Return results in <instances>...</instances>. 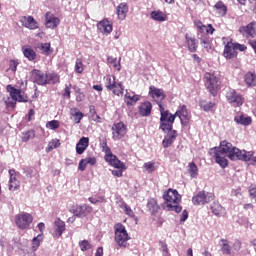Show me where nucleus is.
Returning <instances> with one entry per match:
<instances>
[{
  "mask_svg": "<svg viewBox=\"0 0 256 256\" xmlns=\"http://www.w3.org/2000/svg\"><path fill=\"white\" fill-rule=\"evenodd\" d=\"M211 151L214 153L216 163L222 169L229 166L227 157H229L231 161H250V164L254 165V167L256 166L255 152L240 150L227 140L220 142V147H214Z\"/></svg>",
  "mask_w": 256,
  "mask_h": 256,
  "instance_id": "obj_1",
  "label": "nucleus"
},
{
  "mask_svg": "<svg viewBox=\"0 0 256 256\" xmlns=\"http://www.w3.org/2000/svg\"><path fill=\"white\" fill-rule=\"evenodd\" d=\"M163 199L165 201V211H175V213H181L183 211V207L179 205L181 203V196L177 190L168 189L163 194Z\"/></svg>",
  "mask_w": 256,
  "mask_h": 256,
  "instance_id": "obj_2",
  "label": "nucleus"
},
{
  "mask_svg": "<svg viewBox=\"0 0 256 256\" xmlns=\"http://www.w3.org/2000/svg\"><path fill=\"white\" fill-rule=\"evenodd\" d=\"M160 111V129L163 130L164 133L167 131H173V123H175V114H171L169 110H165L163 104L161 102H157Z\"/></svg>",
  "mask_w": 256,
  "mask_h": 256,
  "instance_id": "obj_3",
  "label": "nucleus"
},
{
  "mask_svg": "<svg viewBox=\"0 0 256 256\" xmlns=\"http://www.w3.org/2000/svg\"><path fill=\"white\" fill-rule=\"evenodd\" d=\"M114 235V240L121 249H127V247H129V243L127 241H129L131 237L127 232V228H125V225L121 223L115 224Z\"/></svg>",
  "mask_w": 256,
  "mask_h": 256,
  "instance_id": "obj_4",
  "label": "nucleus"
},
{
  "mask_svg": "<svg viewBox=\"0 0 256 256\" xmlns=\"http://www.w3.org/2000/svg\"><path fill=\"white\" fill-rule=\"evenodd\" d=\"M7 91H9L12 100L8 99L5 101L6 107H12V109H14L15 101H18L19 103H27L29 101L27 95H25V93L20 89H16L15 87L8 85Z\"/></svg>",
  "mask_w": 256,
  "mask_h": 256,
  "instance_id": "obj_5",
  "label": "nucleus"
},
{
  "mask_svg": "<svg viewBox=\"0 0 256 256\" xmlns=\"http://www.w3.org/2000/svg\"><path fill=\"white\" fill-rule=\"evenodd\" d=\"M204 85L206 89L215 97L217 95L219 89H221V84L219 82V78L215 76L214 73L206 72L204 75Z\"/></svg>",
  "mask_w": 256,
  "mask_h": 256,
  "instance_id": "obj_6",
  "label": "nucleus"
},
{
  "mask_svg": "<svg viewBox=\"0 0 256 256\" xmlns=\"http://www.w3.org/2000/svg\"><path fill=\"white\" fill-rule=\"evenodd\" d=\"M104 84L108 91H112L113 95H123V91H125V87L123 86V82L115 81V76L107 75L104 77Z\"/></svg>",
  "mask_w": 256,
  "mask_h": 256,
  "instance_id": "obj_7",
  "label": "nucleus"
},
{
  "mask_svg": "<svg viewBox=\"0 0 256 256\" xmlns=\"http://www.w3.org/2000/svg\"><path fill=\"white\" fill-rule=\"evenodd\" d=\"M15 223L19 229H29L33 223V216L27 212H21L15 216Z\"/></svg>",
  "mask_w": 256,
  "mask_h": 256,
  "instance_id": "obj_8",
  "label": "nucleus"
},
{
  "mask_svg": "<svg viewBox=\"0 0 256 256\" xmlns=\"http://www.w3.org/2000/svg\"><path fill=\"white\" fill-rule=\"evenodd\" d=\"M226 99L232 107H241L244 102L243 95L231 88L226 92Z\"/></svg>",
  "mask_w": 256,
  "mask_h": 256,
  "instance_id": "obj_9",
  "label": "nucleus"
},
{
  "mask_svg": "<svg viewBox=\"0 0 256 256\" xmlns=\"http://www.w3.org/2000/svg\"><path fill=\"white\" fill-rule=\"evenodd\" d=\"M215 199L213 193L200 191L197 195L193 196L192 203L193 205H205L206 203H211Z\"/></svg>",
  "mask_w": 256,
  "mask_h": 256,
  "instance_id": "obj_10",
  "label": "nucleus"
},
{
  "mask_svg": "<svg viewBox=\"0 0 256 256\" xmlns=\"http://www.w3.org/2000/svg\"><path fill=\"white\" fill-rule=\"evenodd\" d=\"M70 213H73V215H75V217H78L79 219H84V217H87L88 215H91L93 213V207L87 204L77 205L70 209Z\"/></svg>",
  "mask_w": 256,
  "mask_h": 256,
  "instance_id": "obj_11",
  "label": "nucleus"
},
{
  "mask_svg": "<svg viewBox=\"0 0 256 256\" xmlns=\"http://www.w3.org/2000/svg\"><path fill=\"white\" fill-rule=\"evenodd\" d=\"M124 135H127V126H125V123L118 122L113 124L112 139H114V141H119V139H123Z\"/></svg>",
  "mask_w": 256,
  "mask_h": 256,
  "instance_id": "obj_12",
  "label": "nucleus"
},
{
  "mask_svg": "<svg viewBox=\"0 0 256 256\" xmlns=\"http://www.w3.org/2000/svg\"><path fill=\"white\" fill-rule=\"evenodd\" d=\"M239 33H241L243 37H247V39H249V37L254 39L256 36V21H252L246 26H241L239 28Z\"/></svg>",
  "mask_w": 256,
  "mask_h": 256,
  "instance_id": "obj_13",
  "label": "nucleus"
},
{
  "mask_svg": "<svg viewBox=\"0 0 256 256\" xmlns=\"http://www.w3.org/2000/svg\"><path fill=\"white\" fill-rule=\"evenodd\" d=\"M175 117H179L181 125L184 127L189 125V112L187 111V106L182 105L178 107V110L175 112Z\"/></svg>",
  "mask_w": 256,
  "mask_h": 256,
  "instance_id": "obj_14",
  "label": "nucleus"
},
{
  "mask_svg": "<svg viewBox=\"0 0 256 256\" xmlns=\"http://www.w3.org/2000/svg\"><path fill=\"white\" fill-rule=\"evenodd\" d=\"M186 47L190 53H197V49L199 47V40L195 38V36L190 33L185 34Z\"/></svg>",
  "mask_w": 256,
  "mask_h": 256,
  "instance_id": "obj_15",
  "label": "nucleus"
},
{
  "mask_svg": "<svg viewBox=\"0 0 256 256\" xmlns=\"http://www.w3.org/2000/svg\"><path fill=\"white\" fill-rule=\"evenodd\" d=\"M31 80L37 85H47L46 74L38 69L31 71Z\"/></svg>",
  "mask_w": 256,
  "mask_h": 256,
  "instance_id": "obj_16",
  "label": "nucleus"
},
{
  "mask_svg": "<svg viewBox=\"0 0 256 256\" xmlns=\"http://www.w3.org/2000/svg\"><path fill=\"white\" fill-rule=\"evenodd\" d=\"M9 190L10 191H17L21 187V182L17 179V172L11 169L9 170Z\"/></svg>",
  "mask_w": 256,
  "mask_h": 256,
  "instance_id": "obj_17",
  "label": "nucleus"
},
{
  "mask_svg": "<svg viewBox=\"0 0 256 256\" xmlns=\"http://www.w3.org/2000/svg\"><path fill=\"white\" fill-rule=\"evenodd\" d=\"M20 22L26 29L35 30L39 28V23L32 16H24L20 19Z\"/></svg>",
  "mask_w": 256,
  "mask_h": 256,
  "instance_id": "obj_18",
  "label": "nucleus"
},
{
  "mask_svg": "<svg viewBox=\"0 0 256 256\" xmlns=\"http://www.w3.org/2000/svg\"><path fill=\"white\" fill-rule=\"evenodd\" d=\"M106 163H109L111 167H114L115 169H122L127 170V166L125 163H123L119 158L115 156V154H112V156H107Z\"/></svg>",
  "mask_w": 256,
  "mask_h": 256,
  "instance_id": "obj_19",
  "label": "nucleus"
},
{
  "mask_svg": "<svg viewBox=\"0 0 256 256\" xmlns=\"http://www.w3.org/2000/svg\"><path fill=\"white\" fill-rule=\"evenodd\" d=\"M65 233V221L61 220V218H57L54 221V232L52 233L53 237H61Z\"/></svg>",
  "mask_w": 256,
  "mask_h": 256,
  "instance_id": "obj_20",
  "label": "nucleus"
},
{
  "mask_svg": "<svg viewBox=\"0 0 256 256\" xmlns=\"http://www.w3.org/2000/svg\"><path fill=\"white\" fill-rule=\"evenodd\" d=\"M141 100V96L135 94V92H131L129 90H126V93L124 95V101L128 107H131L137 103V101Z\"/></svg>",
  "mask_w": 256,
  "mask_h": 256,
  "instance_id": "obj_21",
  "label": "nucleus"
},
{
  "mask_svg": "<svg viewBox=\"0 0 256 256\" xmlns=\"http://www.w3.org/2000/svg\"><path fill=\"white\" fill-rule=\"evenodd\" d=\"M61 23V20H59L55 15H53L51 12L46 13V27L48 29H55V27H59V24Z\"/></svg>",
  "mask_w": 256,
  "mask_h": 256,
  "instance_id": "obj_22",
  "label": "nucleus"
},
{
  "mask_svg": "<svg viewBox=\"0 0 256 256\" xmlns=\"http://www.w3.org/2000/svg\"><path fill=\"white\" fill-rule=\"evenodd\" d=\"M97 28L99 29L100 33L109 35V33L113 31V24L110 23L108 19H104L97 24Z\"/></svg>",
  "mask_w": 256,
  "mask_h": 256,
  "instance_id": "obj_23",
  "label": "nucleus"
},
{
  "mask_svg": "<svg viewBox=\"0 0 256 256\" xmlns=\"http://www.w3.org/2000/svg\"><path fill=\"white\" fill-rule=\"evenodd\" d=\"M127 13H129V6L127 5V3H120L116 8V14L118 19H120V21H125Z\"/></svg>",
  "mask_w": 256,
  "mask_h": 256,
  "instance_id": "obj_24",
  "label": "nucleus"
},
{
  "mask_svg": "<svg viewBox=\"0 0 256 256\" xmlns=\"http://www.w3.org/2000/svg\"><path fill=\"white\" fill-rule=\"evenodd\" d=\"M149 94L153 99H157L158 101H163L167 97L163 89L156 88L155 86L149 87Z\"/></svg>",
  "mask_w": 256,
  "mask_h": 256,
  "instance_id": "obj_25",
  "label": "nucleus"
},
{
  "mask_svg": "<svg viewBox=\"0 0 256 256\" xmlns=\"http://www.w3.org/2000/svg\"><path fill=\"white\" fill-rule=\"evenodd\" d=\"M89 147V137H82L76 144V153L77 155H83Z\"/></svg>",
  "mask_w": 256,
  "mask_h": 256,
  "instance_id": "obj_26",
  "label": "nucleus"
},
{
  "mask_svg": "<svg viewBox=\"0 0 256 256\" xmlns=\"http://www.w3.org/2000/svg\"><path fill=\"white\" fill-rule=\"evenodd\" d=\"M177 139V130H171L168 135H166L162 141V145L165 149L171 147L174 141Z\"/></svg>",
  "mask_w": 256,
  "mask_h": 256,
  "instance_id": "obj_27",
  "label": "nucleus"
},
{
  "mask_svg": "<svg viewBox=\"0 0 256 256\" xmlns=\"http://www.w3.org/2000/svg\"><path fill=\"white\" fill-rule=\"evenodd\" d=\"M152 109H153V105L151 104V102H149V101L143 102L139 106V114L142 117H149L151 115Z\"/></svg>",
  "mask_w": 256,
  "mask_h": 256,
  "instance_id": "obj_28",
  "label": "nucleus"
},
{
  "mask_svg": "<svg viewBox=\"0 0 256 256\" xmlns=\"http://www.w3.org/2000/svg\"><path fill=\"white\" fill-rule=\"evenodd\" d=\"M223 55L226 59H233L235 57V44L228 42L224 47Z\"/></svg>",
  "mask_w": 256,
  "mask_h": 256,
  "instance_id": "obj_29",
  "label": "nucleus"
},
{
  "mask_svg": "<svg viewBox=\"0 0 256 256\" xmlns=\"http://www.w3.org/2000/svg\"><path fill=\"white\" fill-rule=\"evenodd\" d=\"M213 215H215L216 217H223L225 215V209L223 208V206H221V204L214 202L211 207H210Z\"/></svg>",
  "mask_w": 256,
  "mask_h": 256,
  "instance_id": "obj_30",
  "label": "nucleus"
},
{
  "mask_svg": "<svg viewBox=\"0 0 256 256\" xmlns=\"http://www.w3.org/2000/svg\"><path fill=\"white\" fill-rule=\"evenodd\" d=\"M214 9L216 13L219 15V17H225L227 15V7L223 1H218L214 5Z\"/></svg>",
  "mask_w": 256,
  "mask_h": 256,
  "instance_id": "obj_31",
  "label": "nucleus"
},
{
  "mask_svg": "<svg viewBox=\"0 0 256 256\" xmlns=\"http://www.w3.org/2000/svg\"><path fill=\"white\" fill-rule=\"evenodd\" d=\"M234 121L238 125H244V126L251 125V123H253V120L251 119V117L243 116V115L235 116Z\"/></svg>",
  "mask_w": 256,
  "mask_h": 256,
  "instance_id": "obj_32",
  "label": "nucleus"
},
{
  "mask_svg": "<svg viewBox=\"0 0 256 256\" xmlns=\"http://www.w3.org/2000/svg\"><path fill=\"white\" fill-rule=\"evenodd\" d=\"M146 207L151 215H155V213L159 211V204H157V200H155V198H150Z\"/></svg>",
  "mask_w": 256,
  "mask_h": 256,
  "instance_id": "obj_33",
  "label": "nucleus"
},
{
  "mask_svg": "<svg viewBox=\"0 0 256 256\" xmlns=\"http://www.w3.org/2000/svg\"><path fill=\"white\" fill-rule=\"evenodd\" d=\"M244 81L248 87H255L256 85V74L253 72H248L244 76Z\"/></svg>",
  "mask_w": 256,
  "mask_h": 256,
  "instance_id": "obj_34",
  "label": "nucleus"
},
{
  "mask_svg": "<svg viewBox=\"0 0 256 256\" xmlns=\"http://www.w3.org/2000/svg\"><path fill=\"white\" fill-rule=\"evenodd\" d=\"M188 173L192 179H197V177H199V168L195 162H190L188 164Z\"/></svg>",
  "mask_w": 256,
  "mask_h": 256,
  "instance_id": "obj_35",
  "label": "nucleus"
},
{
  "mask_svg": "<svg viewBox=\"0 0 256 256\" xmlns=\"http://www.w3.org/2000/svg\"><path fill=\"white\" fill-rule=\"evenodd\" d=\"M199 39L200 45H202V47L206 49V51H209L211 49V38L209 37V35H202L201 37H199Z\"/></svg>",
  "mask_w": 256,
  "mask_h": 256,
  "instance_id": "obj_36",
  "label": "nucleus"
},
{
  "mask_svg": "<svg viewBox=\"0 0 256 256\" xmlns=\"http://www.w3.org/2000/svg\"><path fill=\"white\" fill-rule=\"evenodd\" d=\"M23 55L28 61H35L37 59V53L32 48H24Z\"/></svg>",
  "mask_w": 256,
  "mask_h": 256,
  "instance_id": "obj_37",
  "label": "nucleus"
},
{
  "mask_svg": "<svg viewBox=\"0 0 256 256\" xmlns=\"http://www.w3.org/2000/svg\"><path fill=\"white\" fill-rule=\"evenodd\" d=\"M40 53L43 55H51V44L50 43H41L38 45Z\"/></svg>",
  "mask_w": 256,
  "mask_h": 256,
  "instance_id": "obj_38",
  "label": "nucleus"
},
{
  "mask_svg": "<svg viewBox=\"0 0 256 256\" xmlns=\"http://www.w3.org/2000/svg\"><path fill=\"white\" fill-rule=\"evenodd\" d=\"M45 80L46 85L59 83V76L55 73H47Z\"/></svg>",
  "mask_w": 256,
  "mask_h": 256,
  "instance_id": "obj_39",
  "label": "nucleus"
},
{
  "mask_svg": "<svg viewBox=\"0 0 256 256\" xmlns=\"http://www.w3.org/2000/svg\"><path fill=\"white\" fill-rule=\"evenodd\" d=\"M150 15L154 21L163 22L165 19H167L165 14L161 11H152Z\"/></svg>",
  "mask_w": 256,
  "mask_h": 256,
  "instance_id": "obj_40",
  "label": "nucleus"
},
{
  "mask_svg": "<svg viewBox=\"0 0 256 256\" xmlns=\"http://www.w3.org/2000/svg\"><path fill=\"white\" fill-rule=\"evenodd\" d=\"M221 243V252L223 253V255H231V245L227 243V240L221 239Z\"/></svg>",
  "mask_w": 256,
  "mask_h": 256,
  "instance_id": "obj_41",
  "label": "nucleus"
},
{
  "mask_svg": "<svg viewBox=\"0 0 256 256\" xmlns=\"http://www.w3.org/2000/svg\"><path fill=\"white\" fill-rule=\"evenodd\" d=\"M41 241H43V234H38L36 237L32 240V249L34 251H37L41 245Z\"/></svg>",
  "mask_w": 256,
  "mask_h": 256,
  "instance_id": "obj_42",
  "label": "nucleus"
},
{
  "mask_svg": "<svg viewBox=\"0 0 256 256\" xmlns=\"http://www.w3.org/2000/svg\"><path fill=\"white\" fill-rule=\"evenodd\" d=\"M30 139H35V131L29 130V131L23 132L22 134L23 143H27V141H30Z\"/></svg>",
  "mask_w": 256,
  "mask_h": 256,
  "instance_id": "obj_43",
  "label": "nucleus"
},
{
  "mask_svg": "<svg viewBox=\"0 0 256 256\" xmlns=\"http://www.w3.org/2000/svg\"><path fill=\"white\" fill-rule=\"evenodd\" d=\"M107 61L110 65L114 67V69H116L117 71H121V64H120L121 59H119V61L117 62V58L110 56L108 57Z\"/></svg>",
  "mask_w": 256,
  "mask_h": 256,
  "instance_id": "obj_44",
  "label": "nucleus"
},
{
  "mask_svg": "<svg viewBox=\"0 0 256 256\" xmlns=\"http://www.w3.org/2000/svg\"><path fill=\"white\" fill-rule=\"evenodd\" d=\"M71 115L74 117L75 123H81V119H83V113L79 111L77 108H74L71 111Z\"/></svg>",
  "mask_w": 256,
  "mask_h": 256,
  "instance_id": "obj_45",
  "label": "nucleus"
},
{
  "mask_svg": "<svg viewBox=\"0 0 256 256\" xmlns=\"http://www.w3.org/2000/svg\"><path fill=\"white\" fill-rule=\"evenodd\" d=\"M57 147H61V142L59 139H53L48 143L47 151H53V149H57Z\"/></svg>",
  "mask_w": 256,
  "mask_h": 256,
  "instance_id": "obj_46",
  "label": "nucleus"
},
{
  "mask_svg": "<svg viewBox=\"0 0 256 256\" xmlns=\"http://www.w3.org/2000/svg\"><path fill=\"white\" fill-rule=\"evenodd\" d=\"M79 247L81 251H89V249H91L93 245H91V242H89L88 240H82L79 242Z\"/></svg>",
  "mask_w": 256,
  "mask_h": 256,
  "instance_id": "obj_47",
  "label": "nucleus"
},
{
  "mask_svg": "<svg viewBox=\"0 0 256 256\" xmlns=\"http://www.w3.org/2000/svg\"><path fill=\"white\" fill-rule=\"evenodd\" d=\"M47 129H52V131H55V129H59V121L52 120L47 122L46 124Z\"/></svg>",
  "mask_w": 256,
  "mask_h": 256,
  "instance_id": "obj_48",
  "label": "nucleus"
},
{
  "mask_svg": "<svg viewBox=\"0 0 256 256\" xmlns=\"http://www.w3.org/2000/svg\"><path fill=\"white\" fill-rule=\"evenodd\" d=\"M201 107H202V109H204V111H213V107H215V103H213V102H202Z\"/></svg>",
  "mask_w": 256,
  "mask_h": 256,
  "instance_id": "obj_49",
  "label": "nucleus"
},
{
  "mask_svg": "<svg viewBox=\"0 0 256 256\" xmlns=\"http://www.w3.org/2000/svg\"><path fill=\"white\" fill-rule=\"evenodd\" d=\"M18 66H19V61L10 60L8 71H12V73H15L17 71Z\"/></svg>",
  "mask_w": 256,
  "mask_h": 256,
  "instance_id": "obj_50",
  "label": "nucleus"
},
{
  "mask_svg": "<svg viewBox=\"0 0 256 256\" xmlns=\"http://www.w3.org/2000/svg\"><path fill=\"white\" fill-rule=\"evenodd\" d=\"M76 101L77 103L85 101V93L81 92V89L79 88L76 90Z\"/></svg>",
  "mask_w": 256,
  "mask_h": 256,
  "instance_id": "obj_51",
  "label": "nucleus"
},
{
  "mask_svg": "<svg viewBox=\"0 0 256 256\" xmlns=\"http://www.w3.org/2000/svg\"><path fill=\"white\" fill-rule=\"evenodd\" d=\"M24 174L29 179H32V177H35V169H33L31 167L24 168Z\"/></svg>",
  "mask_w": 256,
  "mask_h": 256,
  "instance_id": "obj_52",
  "label": "nucleus"
},
{
  "mask_svg": "<svg viewBox=\"0 0 256 256\" xmlns=\"http://www.w3.org/2000/svg\"><path fill=\"white\" fill-rule=\"evenodd\" d=\"M75 72L76 73H83V62L80 59L76 60Z\"/></svg>",
  "mask_w": 256,
  "mask_h": 256,
  "instance_id": "obj_53",
  "label": "nucleus"
},
{
  "mask_svg": "<svg viewBox=\"0 0 256 256\" xmlns=\"http://www.w3.org/2000/svg\"><path fill=\"white\" fill-rule=\"evenodd\" d=\"M187 219H189V212L187 210H183L182 214L180 215V223L183 225Z\"/></svg>",
  "mask_w": 256,
  "mask_h": 256,
  "instance_id": "obj_54",
  "label": "nucleus"
},
{
  "mask_svg": "<svg viewBox=\"0 0 256 256\" xmlns=\"http://www.w3.org/2000/svg\"><path fill=\"white\" fill-rule=\"evenodd\" d=\"M144 168L149 173H153L155 171V164L153 162L144 163Z\"/></svg>",
  "mask_w": 256,
  "mask_h": 256,
  "instance_id": "obj_55",
  "label": "nucleus"
},
{
  "mask_svg": "<svg viewBox=\"0 0 256 256\" xmlns=\"http://www.w3.org/2000/svg\"><path fill=\"white\" fill-rule=\"evenodd\" d=\"M124 213L129 217H135V212L131 209V207L127 204H124Z\"/></svg>",
  "mask_w": 256,
  "mask_h": 256,
  "instance_id": "obj_56",
  "label": "nucleus"
},
{
  "mask_svg": "<svg viewBox=\"0 0 256 256\" xmlns=\"http://www.w3.org/2000/svg\"><path fill=\"white\" fill-rule=\"evenodd\" d=\"M103 153H105L104 159L106 161L107 157L113 156V152H111V148L109 146L102 148Z\"/></svg>",
  "mask_w": 256,
  "mask_h": 256,
  "instance_id": "obj_57",
  "label": "nucleus"
},
{
  "mask_svg": "<svg viewBox=\"0 0 256 256\" xmlns=\"http://www.w3.org/2000/svg\"><path fill=\"white\" fill-rule=\"evenodd\" d=\"M63 97H67V99H71V85L70 86H68V85L65 86Z\"/></svg>",
  "mask_w": 256,
  "mask_h": 256,
  "instance_id": "obj_58",
  "label": "nucleus"
},
{
  "mask_svg": "<svg viewBox=\"0 0 256 256\" xmlns=\"http://www.w3.org/2000/svg\"><path fill=\"white\" fill-rule=\"evenodd\" d=\"M78 169L79 171H85V169H87V162L85 159L80 160Z\"/></svg>",
  "mask_w": 256,
  "mask_h": 256,
  "instance_id": "obj_59",
  "label": "nucleus"
},
{
  "mask_svg": "<svg viewBox=\"0 0 256 256\" xmlns=\"http://www.w3.org/2000/svg\"><path fill=\"white\" fill-rule=\"evenodd\" d=\"M84 160L86 161L87 165H96L97 163V158L95 157L84 158Z\"/></svg>",
  "mask_w": 256,
  "mask_h": 256,
  "instance_id": "obj_60",
  "label": "nucleus"
},
{
  "mask_svg": "<svg viewBox=\"0 0 256 256\" xmlns=\"http://www.w3.org/2000/svg\"><path fill=\"white\" fill-rule=\"evenodd\" d=\"M159 245H160L163 253H165V255H167V253H169V248H167V244L163 241H160Z\"/></svg>",
  "mask_w": 256,
  "mask_h": 256,
  "instance_id": "obj_61",
  "label": "nucleus"
},
{
  "mask_svg": "<svg viewBox=\"0 0 256 256\" xmlns=\"http://www.w3.org/2000/svg\"><path fill=\"white\" fill-rule=\"evenodd\" d=\"M123 169L112 170L111 173L114 177H123Z\"/></svg>",
  "mask_w": 256,
  "mask_h": 256,
  "instance_id": "obj_62",
  "label": "nucleus"
},
{
  "mask_svg": "<svg viewBox=\"0 0 256 256\" xmlns=\"http://www.w3.org/2000/svg\"><path fill=\"white\" fill-rule=\"evenodd\" d=\"M247 49V46L242 44H234V50L235 51H245Z\"/></svg>",
  "mask_w": 256,
  "mask_h": 256,
  "instance_id": "obj_63",
  "label": "nucleus"
},
{
  "mask_svg": "<svg viewBox=\"0 0 256 256\" xmlns=\"http://www.w3.org/2000/svg\"><path fill=\"white\" fill-rule=\"evenodd\" d=\"M35 251L33 248L31 250H26L24 256H35Z\"/></svg>",
  "mask_w": 256,
  "mask_h": 256,
  "instance_id": "obj_64",
  "label": "nucleus"
}]
</instances>
